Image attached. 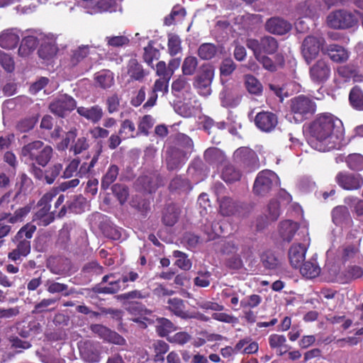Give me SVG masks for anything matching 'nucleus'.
<instances>
[{
	"label": "nucleus",
	"instance_id": "1",
	"mask_svg": "<svg viewBox=\"0 0 363 363\" xmlns=\"http://www.w3.org/2000/svg\"><path fill=\"white\" fill-rule=\"evenodd\" d=\"M311 146L320 152L339 149L342 140V123L330 113L318 115L310 125Z\"/></svg>",
	"mask_w": 363,
	"mask_h": 363
},
{
	"label": "nucleus",
	"instance_id": "2",
	"mask_svg": "<svg viewBox=\"0 0 363 363\" xmlns=\"http://www.w3.org/2000/svg\"><path fill=\"white\" fill-rule=\"evenodd\" d=\"M53 154L51 146L40 140H35L23 145L21 150L22 160L26 164L37 163L45 167L50 161Z\"/></svg>",
	"mask_w": 363,
	"mask_h": 363
},
{
	"label": "nucleus",
	"instance_id": "3",
	"mask_svg": "<svg viewBox=\"0 0 363 363\" xmlns=\"http://www.w3.org/2000/svg\"><path fill=\"white\" fill-rule=\"evenodd\" d=\"M316 107L315 102L304 95L295 96L289 101L290 111L298 123L311 117L315 113Z\"/></svg>",
	"mask_w": 363,
	"mask_h": 363
},
{
	"label": "nucleus",
	"instance_id": "4",
	"mask_svg": "<svg viewBox=\"0 0 363 363\" xmlns=\"http://www.w3.org/2000/svg\"><path fill=\"white\" fill-rule=\"evenodd\" d=\"M58 194V191L52 189L45 194L38 202L39 209L35 213L33 221L43 226H47L55 220L56 211H50V202Z\"/></svg>",
	"mask_w": 363,
	"mask_h": 363
},
{
	"label": "nucleus",
	"instance_id": "5",
	"mask_svg": "<svg viewBox=\"0 0 363 363\" xmlns=\"http://www.w3.org/2000/svg\"><path fill=\"white\" fill-rule=\"evenodd\" d=\"M215 70L209 64L203 65L194 79L193 86L199 94L208 96L212 93L211 84L214 78Z\"/></svg>",
	"mask_w": 363,
	"mask_h": 363
},
{
	"label": "nucleus",
	"instance_id": "6",
	"mask_svg": "<svg viewBox=\"0 0 363 363\" xmlns=\"http://www.w3.org/2000/svg\"><path fill=\"white\" fill-rule=\"evenodd\" d=\"M279 184V177L274 172L268 169L263 170L256 177L253 191L256 195L264 196Z\"/></svg>",
	"mask_w": 363,
	"mask_h": 363
},
{
	"label": "nucleus",
	"instance_id": "7",
	"mask_svg": "<svg viewBox=\"0 0 363 363\" xmlns=\"http://www.w3.org/2000/svg\"><path fill=\"white\" fill-rule=\"evenodd\" d=\"M357 16L346 10H337L330 13L327 17L328 26L335 29H346L356 26Z\"/></svg>",
	"mask_w": 363,
	"mask_h": 363
},
{
	"label": "nucleus",
	"instance_id": "8",
	"mask_svg": "<svg viewBox=\"0 0 363 363\" xmlns=\"http://www.w3.org/2000/svg\"><path fill=\"white\" fill-rule=\"evenodd\" d=\"M246 46L253 52L254 55L262 53L272 55L277 51L279 44L274 37L267 35L259 40L253 38L247 39Z\"/></svg>",
	"mask_w": 363,
	"mask_h": 363
},
{
	"label": "nucleus",
	"instance_id": "9",
	"mask_svg": "<svg viewBox=\"0 0 363 363\" xmlns=\"http://www.w3.org/2000/svg\"><path fill=\"white\" fill-rule=\"evenodd\" d=\"M325 40L320 37L313 35L307 36L303 41L301 45V54L307 64H310L315 60L322 48H325Z\"/></svg>",
	"mask_w": 363,
	"mask_h": 363
},
{
	"label": "nucleus",
	"instance_id": "10",
	"mask_svg": "<svg viewBox=\"0 0 363 363\" xmlns=\"http://www.w3.org/2000/svg\"><path fill=\"white\" fill-rule=\"evenodd\" d=\"M35 230V225L28 223L19 230L13 239L17 244L16 249L21 253L23 257L27 256L30 252L29 240L33 237Z\"/></svg>",
	"mask_w": 363,
	"mask_h": 363
},
{
	"label": "nucleus",
	"instance_id": "11",
	"mask_svg": "<svg viewBox=\"0 0 363 363\" xmlns=\"http://www.w3.org/2000/svg\"><path fill=\"white\" fill-rule=\"evenodd\" d=\"M78 348L81 358L86 363L99 362L101 356L100 345L99 343L90 340L80 341Z\"/></svg>",
	"mask_w": 363,
	"mask_h": 363
},
{
	"label": "nucleus",
	"instance_id": "12",
	"mask_svg": "<svg viewBox=\"0 0 363 363\" xmlns=\"http://www.w3.org/2000/svg\"><path fill=\"white\" fill-rule=\"evenodd\" d=\"M233 157L235 160L247 169V171H254L259 167V160L257 154L252 150L242 147L237 149Z\"/></svg>",
	"mask_w": 363,
	"mask_h": 363
},
{
	"label": "nucleus",
	"instance_id": "13",
	"mask_svg": "<svg viewBox=\"0 0 363 363\" xmlns=\"http://www.w3.org/2000/svg\"><path fill=\"white\" fill-rule=\"evenodd\" d=\"M77 105L76 101L67 94H62L55 98L50 104V110L54 114L64 117L65 115L72 111Z\"/></svg>",
	"mask_w": 363,
	"mask_h": 363
},
{
	"label": "nucleus",
	"instance_id": "14",
	"mask_svg": "<svg viewBox=\"0 0 363 363\" xmlns=\"http://www.w3.org/2000/svg\"><path fill=\"white\" fill-rule=\"evenodd\" d=\"M331 68L328 62L320 59L316 61L309 69V76L315 84H323L330 77Z\"/></svg>",
	"mask_w": 363,
	"mask_h": 363
},
{
	"label": "nucleus",
	"instance_id": "15",
	"mask_svg": "<svg viewBox=\"0 0 363 363\" xmlns=\"http://www.w3.org/2000/svg\"><path fill=\"white\" fill-rule=\"evenodd\" d=\"M188 152L182 151L176 147H170L167 151L166 165L169 171L178 170L189 157Z\"/></svg>",
	"mask_w": 363,
	"mask_h": 363
},
{
	"label": "nucleus",
	"instance_id": "16",
	"mask_svg": "<svg viewBox=\"0 0 363 363\" xmlns=\"http://www.w3.org/2000/svg\"><path fill=\"white\" fill-rule=\"evenodd\" d=\"M255 123L261 131L269 133L274 130L277 125L278 118L274 113L261 111L256 115Z\"/></svg>",
	"mask_w": 363,
	"mask_h": 363
},
{
	"label": "nucleus",
	"instance_id": "17",
	"mask_svg": "<svg viewBox=\"0 0 363 363\" xmlns=\"http://www.w3.org/2000/svg\"><path fill=\"white\" fill-rule=\"evenodd\" d=\"M335 179L337 183L346 190L358 189L363 185V177L359 174L339 172Z\"/></svg>",
	"mask_w": 363,
	"mask_h": 363
},
{
	"label": "nucleus",
	"instance_id": "18",
	"mask_svg": "<svg viewBox=\"0 0 363 363\" xmlns=\"http://www.w3.org/2000/svg\"><path fill=\"white\" fill-rule=\"evenodd\" d=\"M91 330L106 342L118 345H124L126 342L125 340L118 333L111 330L102 325H92L91 326Z\"/></svg>",
	"mask_w": 363,
	"mask_h": 363
},
{
	"label": "nucleus",
	"instance_id": "19",
	"mask_svg": "<svg viewBox=\"0 0 363 363\" xmlns=\"http://www.w3.org/2000/svg\"><path fill=\"white\" fill-rule=\"evenodd\" d=\"M265 29L274 35H284L291 29V24L279 17L268 19L265 23Z\"/></svg>",
	"mask_w": 363,
	"mask_h": 363
},
{
	"label": "nucleus",
	"instance_id": "20",
	"mask_svg": "<svg viewBox=\"0 0 363 363\" xmlns=\"http://www.w3.org/2000/svg\"><path fill=\"white\" fill-rule=\"evenodd\" d=\"M242 96L234 86H225L220 93L221 104L224 107H235L241 101Z\"/></svg>",
	"mask_w": 363,
	"mask_h": 363
},
{
	"label": "nucleus",
	"instance_id": "21",
	"mask_svg": "<svg viewBox=\"0 0 363 363\" xmlns=\"http://www.w3.org/2000/svg\"><path fill=\"white\" fill-rule=\"evenodd\" d=\"M102 283H108V284L99 288L98 292L100 294H113L126 288V286L121 284V279H117L116 274L105 275L102 279Z\"/></svg>",
	"mask_w": 363,
	"mask_h": 363
},
{
	"label": "nucleus",
	"instance_id": "22",
	"mask_svg": "<svg viewBox=\"0 0 363 363\" xmlns=\"http://www.w3.org/2000/svg\"><path fill=\"white\" fill-rule=\"evenodd\" d=\"M21 32L17 28H9L0 33V46L4 49H13L17 46Z\"/></svg>",
	"mask_w": 363,
	"mask_h": 363
},
{
	"label": "nucleus",
	"instance_id": "23",
	"mask_svg": "<svg viewBox=\"0 0 363 363\" xmlns=\"http://www.w3.org/2000/svg\"><path fill=\"white\" fill-rule=\"evenodd\" d=\"M322 52L329 56L331 60L337 63L346 62L349 58V52L343 47L331 44L322 48Z\"/></svg>",
	"mask_w": 363,
	"mask_h": 363
},
{
	"label": "nucleus",
	"instance_id": "24",
	"mask_svg": "<svg viewBox=\"0 0 363 363\" xmlns=\"http://www.w3.org/2000/svg\"><path fill=\"white\" fill-rule=\"evenodd\" d=\"M307 248L301 244H294L289 250V259L294 268H299L305 260Z\"/></svg>",
	"mask_w": 363,
	"mask_h": 363
},
{
	"label": "nucleus",
	"instance_id": "25",
	"mask_svg": "<svg viewBox=\"0 0 363 363\" xmlns=\"http://www.w3.org/2000/svg\"><path fill=\"white\" fill-rule=\"evenodd\" d=\"M172 92L177 97H186L191 95V87L189 79L184 75H180L172 84Z\"/></svg>",
	"mask_w": 363,
	"mask_h": 363
},
{
	"label": "nucleus",
	"instance_id": "26",
	"mask_svg": "<svg viewBox=\"0 0 363 363\" xmlns=\"http://www.w3.org/2000/svg\"><path fill=\"white\" fill-rule=\"evenodd\" d=\"M77 111L81 116L93 123L100 121L104 116L103 108L99 105L89 107L79 106L77 108Z\"/></svg>",
	"mask_w": 363,
	"mask_h": 363
},
{
	"label": "nucleus",
	"instance_id": "27",
	"mask_svg": "<svg viewBox=\"0 0 363 363\" xmlns=\"http://www.w3.org/2000/svg\"><path fill=\"white\" fill-rule=\"evenodd\" d=\"M127 74L131 80L141 82L149 74V72L143 69L136 59L132 58L127 65Z\"/></svg>",
	"mask_w": 363,
	"mask_h": 363
},
{
	"label": "nucleus",
	"instance_id": "28",
	"mask_svg": "<svg viewBox=\"0 0 363 363\" xmlns=\"http://www.w3.org/2000/svg\"><path fill=\"white\" fill-rule=\"evenodd\" d=\"M138 185L146 191L152 193L155 191L159 186L163 184L162 179L158 174L145 175L138 179Z\"/></svg>",
	"mask_w": 363,
	"mask_h": 363
},
{
	"label": "nucleus",
	"instance_id": "29",
	"mask_svg": "<svg viewBox=\"0 0 363 363\" xmlns=\"http://www.w3.org/2000/svg\"><path fill=\"white\" fill-rule=\"evenodd\" d=\"M167 308L175 315L182 319H191L190 313L185 311L184 302L179 298H169Z\"/></svg>",
	"mask_w": 363,
	"mask_h": 363
},
{
	"label": "nucleus",
	"instance_id": "30",
	"mask_svg": "<svg viewBox=\"0 0 363 363\" xmlns=\"http://www.w3.org/2000/svg\"><path fill=\"white\" fill-rule=\"evenodd\" d=\"M86 203V199L82 196H77L73 201L67 203V205H63L58 213V217L64 216L67 213V208L72 212L76 213H81Z\"/></svg>",
	"mask_w": 363,
	"mask_h": 363
},
{
	"label": "nucleus",
	"instance_id": "31",
	"mask_svg": "<svg viewBox=\"0 0 363 363\" xmlns=\"http://www.w3.org/2000/svg\"><path fill=\"white\" fill-rule=\"evenodd\" d=\"M256 60L262 64V67L269 71L275 72L277 70L278 67H281L284 65V59L281 55H277L275 56L276 62H274L272 60L263 55H254Z\"/></svg>",
	"mask_w": 363,
	"mask_h": 363
},
{
	"label": "nucleus",
	"instance_id": "32",
	"mask_svg": "<svg viewBox=\"0 0 363 363\" xmlns=\"http://www.w3.org/2000/svg\"><path fill=\"white\" fill-rule=\"evenodd\" d=\"M57 52V47L55 40L52 38H47L42 43L38 50V55L40 57L44 60H50L56 55Z\"/></svg>",
	"mask_w": 363,
	"mask_h": 363
},
{
	"label": "nucleus",
	"instance_id": "33",
	"mask_svg": "<svg viewBox=\"0 0 363 363\" xmlns=\"http://www.w3.org/2000/svg\"><path fill=\"white\" fill-rule=\"evenodd\" d=\"M298 229L297 223L289 220H284L280 223L279 234L284 240L290 242Z\"/></svg>",
	"mask_w": 363,
	"mask_h": 363
},
{
	"label": "nucleus",
	"instance_id": "34",
	"mask_svg": "<svg viewBox=\"0 0 363 363\" xmlns=\"http://www.w3.org/2000/svg\"><path fill=\"white\" fill-rule=\"evenodd\" d=\"M220 213L224 216L233 215L238 208L236 203L228 196H218Z\"/></svg>",
	"mask_w": 363,
	"mask_h": 363
},
{
	"label": "nucleus",
	"instance_id": "35",
	"mask_svg": "<svg viewBox=\"0 0 363 363\" xmlns=\"http://www.w3.org/2000/svg\"><path fill=\"white\" fill-rule=\"evenodd\" d=\"M156 331L159 336L166 337L169 333L177 330V326L166 318H158L156 319Z\"/></svg>",
	"mask_w": 363,
	"mask_h": 363
},
{
	"label": "nucleus",
	"instance_id": "36",
	"mask_svg": "<svg viewBox=\"0 0 363 363\" xmlns=\"http://www.w3.org/2000/svg\"><path fill=\"white\" fill-rule=\"evenodd\" d=\"M90 48L89 45H82L72 49L70 52V65L72 67L77 66L88 56L90 53Z\"/></svg>",
	"mask_w": 363,
	"mask_h": 363
},
{
	"label": "nucleus",
	"instance_id": "37",
	"mask_svg": "<svg viewBox=\"0 0 363 363\" xmlns=\"http://www.w3.org/2000/svg\"><path fill=\"white\" fill-rule=\"evenodd\" d=\"M204 159L206 162L211 164L218 165L225 162V155L220 149L211 147L205 151Z\"/></svg>",
	"mask_w": 363,
	"mask_h": 363
},
{
	"label": "nucleus",
	"instance_id": "38",
	"mask_svg": "<svg viewBox=\"0 0 363 363\" xmlns=\"http://www.w3.org/2000/svg\"><path fill=\"white\" fill-rule=\"evenodd\" d=\"M95 80L102 89H108L114 84V74L108 69H104L95 74Z\"/></svg>",
	"mask_w": 363,
	"mask_h": 363
},
{
	"label": "nucleus",
	"instance_id": "39",
	"mask_svg": "<svg viewBox=\"0 0 363 363\" xmlns=\"http://www.w3.org/2000/svg\"><path fill=\"white\" fill-rule=\"evenodd\" d=\"M38 42L34 36H27L22 40L18 48V54L21 56H27L38 46Z\"/></svg>",
	"mask_w": 363,
	"mask_h": 363
},
{
	"label": "nucleus",
	"instance_id": "40",
	"mask_svg": "<svg viewBox=\"0 0 363 363\" xmlns=\"http://www.w3.org/2000/svg\"><path fill=\"white\" fill-rule=\"evenodd\" d=\"M245 85L251 94L260 95L262 92L263 87L261 82L251 74L245 76Z\"/></svg>",
	"mask_w": 363,
	"mask_h": 363
},
{
	"label": "nucleus",
	"instance_id": "41",
	"mask_svg": "<svg viewBox=\"0 0 363 363\" xmlns=\"http://www.w3.org/2000/svg\"><path fill=\"white\" fill-rule=\"evenodd\" d=\"M351 106L356 110L363 111V91L358 86L353 87L349 94Z\"/></svg>",
	"mask_w": 363,
	"mask_h": 363
},
{
	"label": "nucleus",
	"instance_id": "42",
	"mask_svg": "<svg viewBox=\"0 0 363 363\" xmlns=\"http://www.w3.org/2000/svg\"><path fill=\"white\" fill-rule=\"evenodd\" d=\"M300 272L303 276L312 279L319 275L320 268L315 260L308 261L300 267Z\"/></svg>",
	"mask_w": 363,
	"mask_h": 363
},
{
	"label": "nucleus",
	"instance_id": "43",
	"mask_svg": "<svg viewBox=\"0 0 363 363\" xmlns=\"http://www.w3.org/2000/svg\"><path fill=\"white\" fill-rule=\"evenodd\" d=\"M179 214V209L175 206H168L163 213L162 221L164 224L168 226L174 225L178 220Z\"/></svg>",
	"mask_w": 363,
	"mask_h": 363
},
{
	"label": "nucleus",
	"instance_id": "44",
	"mask_svg": "<svg viewBox=\"0 0 363 363\" xmlns=\"http://www.w3.org/2000/svg\"><path fill=\"white\" fill-rule=\"evenodd\" d=\"M197 66L198 60L196 57L188 56L185 57L182 65V75L186 77L194 74Z\"/></svg>",
	"mask_w": 363,
	"mask_h": 363
},
{
	"label": "nucleus",
	"instance_id": "45",
	"mask_svg": "<svg viewBox=\"0 0 363 363\" xmlns=\"http://www.w3.org/2000/svg\"><path fill=\"white\" fill-rule=\"evenodd\" d=\"M240 177V172L231 164L225 165L221 174L222 179L227 183L238 181Z\"/></svg>",
	"mask_w": 363,
	"mask_h": 363
},
{
	"label": "nucleus",
	"instance_id": "46",
	"mask_svg": "<svg viewBox=\"0 0 363 363\" xmlns=\"http://www.w3.org/2000/svg\"><path fill=\"white\" fill-rule=\"evenodd\" d=\"M118 172L119 169L115 164H112L108 167L106 173L103 177L101 180V187L104 189H107L109 187V186L113 182H115L118 175Z\"/></svg>",
	"mask_w": 363,
	"mask_h": 363
},
{
	"label": "nucleus",
	"instance_id": "47",
	"mask_svg": "<svg viewBox=\"0 0 363 363\" xmlns=\"http://www.w3.org/2000/svg\"><path fill=\"white\" fill-rule=\"evenodd\" d=\"M218 51L217 47L213 43H203L198 50V55L202 60L213 58Z\"/></svg>",
	"mask_w": 363,
	"mask_h": 363
},
{
	"label": "nucleus",
	"instance_id": "48",
	"mask_svg": "<svg viewBox=\"0 0 363 363\" xmlns=\"http://www.w3.org/2000/svg\"><path fill=\"white\" fill-rule=\"evenodd\" d=\"M135 133H138L135 131V126L133 121L128 119L123 121L121 125V128L118 130V134L121 135L124 139L128 138H134Z\"/></svg>",
	"mask_w": 363,
	"mask_h": 363
},
{
	"label": "nucleus",
	"instance_id": "49",
	"mask_svg": "<svg viewBox=\"0 0 363 363\" xmlns=\"http://www.w3.org/2000/svg\"><path fill=\"white\" fill-rule=\"evenodd\" d=\"M173 257L175 258L174 264L183 270H189L191 267V262L187 255L178 250L173 252Z\"/></svg>",
	"mask_w": 363,
	"mask_h": 363
},
{
	"label": "nucleus",
	"instance_id": "50",
	"mask_svg": "<svg viewBox=\"0 0 363 363\" xmlns=\"http://www.w3.org/2000/svg\"><path fill=\"white\" fill-rule=\"evenodd\" d=\"M333 220L336 225L341 224L350 217L348 209L345 206H337L332 212Z\"/></svg>",
	"mask_w": 363,
	"mask_h": 363
},
{
	"label": "nucleus",
	"instance_id": "51",
	"mask_svg": "<svg viewBox=\"0 0 363 363\" xmlns=\"http://www.w3.org/2000/svg\"><path fill=\"white\" fill-rule=\"evenodd\" d=\"M262 265L268 269H275L279 265V260L271 252H266L261 257Z\"/></svg>",
	"mask_w": 363,
	"mask_h": 363
},
{
	"label": "nucleus",
	"instance_id": "52",
	"mask_svg": "<svg viewBox=\"0 0 363 363\" xmlns=\"http://www.w3.org/2000/svg\"><path fill=\"white\" fill-rule=\"evenodd\" d=\"M159 56V50L153 48L151 42L144 48L143 60L149 66L153 67L152 62L154 60H157Z\"/></svg>",
	"mask_w": 363,
	"mask_h": 363
},
{
	"label": "nucleus",
	"instance_id": "53",
	"mask_svg": "<svg viewBox=\"0 0 363 363\" xmlns=\"http://www.w3.org/2000/svg\"><path fill=\"white\" fill-rule=\"evenodd\" d=\"M346 162L350 169L354 171L363 169V156L360 154H351L347 157Z\"/></svg>",
	"mask_w": 363,
	"mask_h": 363
},
{
	"label": "nucleus",
	"instance_id": "54",
	"mask_svg": "<svg viewBox=\"0 0 363 363\" xmlns=\"http://www.w3.org/2000/svg\"><path fill=\"white\" fill-rule=\"evenodd\" d=\"M262 301V298L258 294L247 296L240 301V307L242 308H254L257 307Z\"/></svg>",
	"mask_w": 363,
	"mask_h": 363
},
{
	"label": "nucleus",
	"instance_id": "55",
	"mask_svg": "<svg viewBox=\"0 0 363 363\" xmlns=\"http://www.w3.org/2000/svg\"><path fill=\"white\" fill-rule=\"evenodd\" d=\"M176 141L178 145L184 148L182 151L188 152V155H190L194 148V143L188 135L178 133L176 135Z\"/></svg>",
	"mask_w": 363,
	"mask_h": 363
},
{
	"label": "nucleus",
	"instance_id": "56",
	"mask_svg": "<svg viewBox=\"0 0 363 363\" xmlns=\"http://www.w3.org/2000/svg\"><path fill=\"white\" fill-rule=\"evenodd\" d=\"M167 45L169 53L172 56L176 55L182 51L181 40L177 35H169Z\"/></svg>",
	"mask_w": 363,
	"mask_h": 363
},
{
	"label": "nucleus",
	"instance_id": "57",
	"mask_svg": "<svg viewBox=\"0 0 363 363\" xmlns=\"http://www.w3.org/2000/svg\"><path fill=\"white\" fill-rule=\"evenodd\" d=\"M202 123L203 129L208 132V134L212 133L215 129L223 130L225 128V123L224 121L215 122L209 117L204 118Z\"/></svg>",
	"mask_w": 363,
	"mask_h": 363
},
{
	"label": "nucleus",
	"instance_id": "58",
	"mask_svg": "<svg viewBox=\"0 0 363 363\" xmlns=\"http://www.w3.org/2000/svg\"><path fill=\"white\" fill-rule=\"evenodd\" d=\"M169 189L171 191H188L191 187L188 181L181 177H176L171 181Z\"/></svg>",
	"mask_w": 363,
	"mask_h": 363
},
{
	"label": "nucleus",
	"instance_id": "59",
	"mask_svg": "<svg viewBox=\"0 0 363 363\" xmlns=\"http://www.w3.org/2000/svg\"><path fill=\"white\" fill-rule=\"evenodd\" d=\"M150 296V294L145 291L133 290L118 296L120 300L144 299Z\"/></svg>",
	"mask_w": 363,
	"mask_h": 363
},
{
	"label": "nucleus",
	"instance_id": "60",
	"mask_svg": "<svg viewBox=\"0 0 363 363\" xmlns=\"http://www.w3.org/2000/svg\"><path fill=\"white\" fill-rule=\"evenodd\" d=\"M63 166L60 163H56L49 167V169L46 171V174L45 176V179L46 182L49 184H51L54 182L55 179L59 176L60 172H62Z\"/></svg>",
	"mask_w": 363,
	"mask_h": 363
},
{
	"label": "nucleus",
	"instance_id": "61",
	"mask_svg": "<svg viewBox=\"0 0 363 363\" xmlns=\"http://www.w3.org/2000/svg\"><path fill=\"white\" fill-rule=\"evenodd\" d=\"M37 119L35 117L25 118L17 123L16 128L21 133H26L34 128Z\"/></svg>",
	"mask_w": 363,
	"mask_h": 363
},
{
	"label": "nucleus",
	"instance_id": "62",
	"mask_svg": "<svg viewBox=\"0 0 363 363\" xmlns=\"http://www.w3.org/2000/svg\"><path fill=\"white\" fill-rule=\"evenodd\" d=\"M45 286L50 294L61 293L67 291L68 289L67 284L56 282L52 279H48L45 283Z\"/></svg>",
	"mask_w": 363,
	"mask_h": 363
},
{
	"label": "nucleus",
	"instance_id": "63",
	"mask_svg": "<svg viewBox=\"0 0 363 363\" xmlns=\"http://www.w3.org/2000/svg\"><path fill=\"white\" fill-rule=\"evenodd\" d=\"M155 124V119L150 115L144 116L140 121L138 124V131L140 133L147 135L149 130L152 128Z\"/></svg>",
	"mask_w": 363,
	"mask_h": 363
},
{
	"label": "nucleus",
	"instance_id": "64",
	"mask_svg": "<svg viewBox=\"0 0 363 363\" xmlns=\"http://www.w3.org/2000/svg\"><path fill=\"white\" fill-rule=\"evenodd\" d=\"M79 164L80 160L78 158L72 160L66 166L63 172L62 177L67 179L72 177L74 176L77 177Z\"/></svg>",
	"mask_w": 363,
	"mask_h": 363
}]
</instances>
